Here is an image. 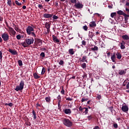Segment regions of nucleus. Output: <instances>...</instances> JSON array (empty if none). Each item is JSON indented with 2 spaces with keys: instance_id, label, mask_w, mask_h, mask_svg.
Segmentation results:
<instances>
[{
  "instance_id": "1",
  "label": "nucleus",
  "mask_w": 129,
  "mask_h": 129,
  "mask_svg": "<svg viewBox=\"0 0 129 129\" xmlns=\"http://www.w3.org/2000/svg\"><path fill=\"white\" fill-rule=\"evenodd\" d=\"M62 121L63 124L67 127H71L73 125V122L67 118H64Z\"/></svg>"
},
{
  "instance_id": "2",
  "label": "nucleus",
  "mask_w": 129,
  "mask_h": 129,
  "mask_svg": "<svg viewBox=\"0 0 129 129\" xmlns=\"http://www.w3.org/2000/svg\"><path fill=\"white\" fill-rule=\"evenodd\" d=\"M24 85H25V82H24V81H21L19 86H16L15 90L16 91H21V90L24 89Z\"/></svg>"
},
{
  "instance_id": "3",
  "label": "nucleus",
  "mask_w": 129,
  "mask_h": 129,
  "mask_svg": "<svg viewBox=\"0 0 129 129\" xmlns=\"http://www.w3.org/2000/svg\"><path fill=\"white\" fill-rule=\"evenodd\" d=\"M33 37H34L35 38L34 45L35 46H38V45H40V44H42V40H41L40 39L36 38V34H35L34 32H33Z\"/></svg>"
},
{
  "instance_id": "4",
  "label": "nucleus",
  "mask_w": 129,
  "mask_h": 129,
  "mask_svg": "<svg viewBox=\"0 0 129 129\" xmlns=\"http://www.w3.org/2000/svg\"><path fill=\"white\" fill-rule=\"evenodd\" d=\"M2 38L3 39L4 41L5 42L7 41H9V39H10V36H9V34L7 33H4L2 35Z\"/></svg>"
},
{
  "instance_id": "5",
  "label": "nucleus",
  "mask_w": 129,
  "mask_h": 129,
  "mask_svg": "<svg viewBox=\"0 0 129 129\" xmlns=\"http://www.w3.org/2000/svg\"><path fill=\"white\" fill-rule=\"evenodd\" d=\"M7 31H8V33H9V34H12L13 36H15V35H16V32L15 30H14L13 28L9 27L8 30H7Z\"/></svg>"
},
{
  "instance_id": "6",
  "label": "nucleus",
  "mask_w": 129,
  "mask_h": 129,
  "mask_svg": "<svg viewBox=\"0 0 129 129\" xmlns=\"http://www.w3.org/2000/svg\"><path fill=\"white\" fill-rule=\"evenodd\" d=\"M26 32L28 35H31L32 32H33V27L28 26L26 29Z\"/></svg>"
},
{
  "instance_id": "7",
  "label": "nucleus",
  "mask_w": 129,
  "mask_h": 129,
  "mask_svg": "<svg viewBox=\"0 0 129 129\" xmlns=\"http://www.w3.org/2000/svg\"><path fill=\"white\" fill-rule=\"evenodd\" d=\"M121 110L124 112H126L128 111V106L127 105H122L121 107Z\"/></svg>"
},
{
  "instance_id": "8",
  "label": "nucleus",
  "mask_w": 129,
  "mask_h": 129,
  "mask_svg": "<svg viewBox=\"0 0 129 129\" xmlns=\"http://www.w3.org/2000/svg\"><path fill=\"white\" fill-rule=\"evenodd\" d=\"M111 59L112 61V62H115V60L116 59V55L115 52H113V54H111Z\"/></svg>"
},
{
  "instance_id": "9",
  "label": "nucleus",
  "mask_w": 129,
  "mask_h": 129,
  "mask_svg": "<svg viewBox=\"0 0 129 129\" xmlns=\"http://www.w3.org/2000/svg\"><path fill=\"white\" fill-rule=\"evenodd\" d=\"M87 56H86V55H84L83 57H82V58H80L79 59L80 62H87Z\"/></svg>"
},
{
  "instance_id": "10",
  "label": "nucleus",
  "mask_w": 129,
  "mask_h": 129,
  "mask_svg": "<svg viewBox=\"0 0 129 129\" xmlns=\"http://www.w3.org/2000/svg\"><path fill=\"white\" fill-rule=\"evenodd\" d=\"M126 69H124L123 70H119L118 71L119 75H124L126 73Z\"/></svg>"
},
{
  "instance_id": "11",
  "label": "nucleus",
  "mask_w": 129,
  "mask_h": 129,
  "mask_svg": "<svg viewBox=\"0 0 129 129\" xmlns=\"http://www.w3.org/2000/svg\"><path fill=\"white\" fill-rule=\"evenodd\" d=\"M25 41L27 45H31V44H33V39L26 38L25 39Z\"/></svg>"
},
{
  "instance_id": "12",
  "label": "nucleus",
  "mask_w": 129,
  "mask_h": 129,
  "mask_svg": "<svg viewBox=\"0 0 129 129\" xmlns=\"http://www.w3.org/2000/svg\"><path fill=\"white\" fill-rule=\"evenodd\" d=\"M90 28H95L96 27V22L95 21H92L89 24Z\"/></svg>"
},
{
  "instance_id": "13",
  "label": "nucleus",
  "mask_w": 129,
  "mask_h": 129,
  "mask_svg": "<svg viewBox=\"0 0 129 129\" xmlns=\"http://www.w3.org/2000/svg\"><path fill=\"white\" fill-rule=\"evenodd\" d=\"M120 49L121 50L125 49V42L124 41H122L120 43Z\"/></svg>"
},
{
  "instance_id": "14",
  "label": "nucleus",
  "mask_w": 129,
  "mask_h": 129,
  "mask_svg": "<svg viewBox=\"0 0 129 129\" xmlns=\"http://www.w3.org/2000/svg\"><path fill=\"white\" fill-rule=\"evenodd\" d=\"M52 39H53V42H54V43H60V40L59 39H58V38H57L56 37V36L53 35Z\"/></svg>"
},
{
  "instance_id": "15",
  "label": "nucleus",
  "mask_w": 129,
  "mask_h": 129,
  "mask_svg": "<svg viewBox=\"0 0 129 129\" xmlns=\"http://www.w3.org/2000/svg\"><path fill=\"white\" fill-rule=\"evenodd\" d=\"M44 18H45L46 19H49V18H52L53 17V14H44L43 15Z\"/></svg>"
},
{
  "instance_id": "16",
  "label": "nucleus",
  "mask_w": 129,
  "mask_h": 129,
  "mask_svg": "<svg viewBox=\"0 0 129 129\" xmlns=\"http://www.w3.org/2000/svg\"><path fill=\"white\" fill-rule=\"evenodd\" d=\"M75 7H76L77 9H82L83 8V5L78 3L75 5Z\"/></svg>"
},
{
  "instance_id": "17",
  "label": "nucleus",
  "mask_w": 129,
  "mask_h": 129,
  "mask_svg": "<svg viewBox=\"0 0 129 129\" xmlns=\"http://www.w3.org/2000/svg\"><path fill=\"white\" fill-rule=\"evenodd\" d=\"M9 52H10V53L12 54V55H17V54H18V53L17 52V51L13 50L11 48L9 49Z\"/></svg>"
},
{
  "instance_id": "18",
  "label": "nucleus",
  "mask_w": 129,
  "mask_h": 129,
  "mask_svg": "<svg viewBox=\"0 0 129 129\" xmlns=\"http://www.w3.org/2000/svg\"><path fill=\"white\" fill-rule=\"evenodd\" d=\"M116 58L117 59H118V60H120L121 59V53L118 52H117L116 53Z\"/></svg>"
},
{
  "instance_id": "19",
  "label": "nucleus",
  "mask_w": 129,
  "mask_h": 129,
  "mask_svg": "<svg viewBox=\"0 0 129 129\" xmlns=\"http://www.w3.org/2000/svg\"><path fill=\"white\" fill-rule=\"evenodd\" d=\"M64 113H66V114H70V113H71V112H72L71 109H65L64 110Z\"/></svg>"
},
{
  "instance_id": "20",
  "label": "nucleus",
  "mask_w": 129,
  "mask_h": 129,
  "mask_svg": "<svg viewBox=\"0 0 129 129\" xmlns=\"http://www.w3.org/2000/svg\"><path fill=\"white\" fill-rule=\"evenodd\" d=\"M122 38L123 39V40H125L126 41H127V40H129V36L128 35L125 34L122 36Z\"/></svg>"
},
{
  "instance_id": "21",
  "label": "nucleus",
  "mask_w": 129,
  "mask_h": 129,
  "mask_svg": "<svg viewBox=\"0 0 129 129\" xmlns=\"http://www.w3.org/2000/svg\"><path fill=\"white\" fill-rule=\"evenodd\" d=\"M69 53L70 55H74L75 51H74V49L73 48H71L69 49Z\"/></svg>"
},
{
  "instance_id": "22",
  "label": "nucleus",
  "mask_w": 129,
  "mask_h": 129,
  "mask_svg": "<svg viewBox=\"0 0 129 129\" xmlns=\"http://www.w3.org/2000/svg\"><path fill=\"white\" fill-rule=\"evenodd\" d=\"M95 36V34H94V33L89 31V36L91 39H92V38H93V37H94Z\"/></svg>"
},
{
  "instance_id": "23",
  "label": "nucleus",
  "mask_w": 129,
  "mask_h": 129,
  "mask_svg": "<svg viewBox=\"0 0 129 129\" xmlns=\"http://www.w3.org/2000/svg\"><path fill=\"white\" fill-rule=\"evenodd\" d=\"M117 14L119 16H123V15L124 14V13L121 10H119L117 11Z\"/></svg>"
},
{
  "instance_id": "24",
  "label": "nucleus",
  "mask_w": 129,
  "mask_h": 129,
  "mask_svg": "<svg viewBox=\"0 0 129 129\" xmlns=\"http://www.w3.org/2000/svg\"><path fill=\"white\" fill-rule=\"evenodd\" d=\"M45 100L47 102L50 103V102H51V97L50 96L46 97L45 98Z\"/></svg>"
},
{
  "instance_id": "25",
  "label": "nucleus",
  "mask_w": 129,
  "mask_h": 129,
  "mask_svg": "<svg viewBox=\"0 0 129 129\" xmlns=\"http://www.w3.org/2000/svg\"><path fill=\"white\" fill-rule=\"evenodd\" d=\"M33 76L35 79H39L40 78V76L37 73H34Z\"/></svg>"
},
{
  "instance_id": "26",
  "label": "nucleus",
  "mask_w": 129,
  "mask_h": 129,
  "mask_svg": "<svg viewBox=\"0 0 129 129\" xmlns=\"http://www.w3.org/2000/svg\"><path fill=\"white\" fill-rule=\"evenodd\" d=\"M92 51H98V47L94 46V47L91 48Z\"/></svg>"
},
{
  "instance_id": "27",
  "label": "nucleus",
  "mask_w": 129,
  "mask_h": 129,
  "mask_svg": "<svg viewBox=\"0 0 129 129\" xmlns=\"http://www.w3.org/2000/svg\"><path fill=\"white\" fill-rule=\"evenodd\" d=\"M83 109H84L83 112H85V114H87V113H88V108L84 107Z\"/></svg>"
},
{
  "instance_id": "28",
  "label": "nucleus",
  "mask_w": 129,
  "mask_h": 129,
  "mask_svg": "<svg viewBox=\"0 0 129 129\" xmlns=\"http://www.w3.org/2000/svg\"><path fill=\"white\" fill-rule=\"evenodd\" d=\"M45 28H46V29H50V24H49V23H48V22H46V23H45Z\"/></svg>"
},
{
  "instance_id": "29",
  "label": "nucleus",
  "mask_w": 129,
  "mask_h": 129,
  "mask_svg": "<svg viewBox=\"0 0 129 129\" xmlns=\"http://www.w3.org/2000/svg\"><path fill=\"white\" fill-rule=\"evenodd\" d=\"M33 115L34 119H36L37 118V114L35 112L34 110H33Z\"/></svg>"
},
{
  "instance_id": "30",
  "label": "nucleus",
  "mask_w": 129,
  "mask_h": 129,
  "mask_svg": "<svg viewBox=\"0 0 129 129\" xmlns=\"http://www.w3.org/2000/svg\"><path fill=\"white\" fill-rule=\"evenodd\" d=\"M22 46H23L24 48H27L28 47V44L26 43V42H23L21 43Z\"/></svg>"
},
{
  "instance_id": "31",
  "label": "nucleus",
  "mask_w": 129,
  "mask_h": 129,
  "mask_svg": "<svg viewBox=\"0 0 129 129\" xmlns=\"http://www.w3.org/2000/svg\"><path fill=\"white\" fill-rule=\"evenodd\" d=\"M45 72H46V68H43L41 71V75L45 74Z\"/></svg>"
},
{
  "instance_id": "32",
  "label": "nucleus",
  "mask_w": 129,
  "mask_h": 129,
  "mask_svg": "<svg viewBox=\"0 0 129 129\" xmlns=\"http://www.w3.org/2000/svg\"><path fill=\"white\" fill-rule=\"evenodd\" d=\"M14 29H15V31H16L17 32H19V31H20L19 27L18 26H17V25H14Z\"/></svg>"
},
{
  "instance_id": "33",
  "label": "nucleus",
  "mask_w": 129,
  "mask_h": 129,
  "mask_svg": "<svg viewBox=\"0 0 129 129\" xmlns=\"http://www.w3.org/2000/svg\"><path fill=\"white\" fill-rule=\"evenodd\" d=\"M81 67L83 68V69H85V68H86V63H83L82 64Z\"/></svg>"
},
{
  "instance_id": "34",
  "label": "nucleus",
  "mask_w": 129,
  "mask_h": 129,
  "mask_svg": "<svg viewBox=\"0 0 129 129\" xmlns=\"http://www.w3.org/2000/svg\"><path fill=\"white\" fill-rule=\"evenodd\" d=\"M61 94H65V90H64V87H61V91H60Z\"/></svg>"
},
{
  "instance_id": "35",
  "label": "nucleus",
  "mask_w": 129,
  "mask_h": 129,
  "mask_svg": "<svg viewBox=\"0 0 129 129\" xmlns=\"http://www.w3.org/2000/svg\"><path fill=\"white\" fill-rule=\"evenodd\" d=\"M110 16L112 18H114V17L116 16V12L112 13H111Z\"/></svg>"
},
{
  "instance_id": "36",
  "label": "nucleus",
  "mask_w": 129,
  "mask_h": 129,
  "mask_svg": "<svg viewBox=\"0 0 129 129\" xmlns=\"http://www.w3.org/2000/svg\"><path fill=\"white\" fill-rule=\"evenodd\" d=\"M83 29L84 31H87L88 30V27H87V25H85L83 26Z\"/></svg>"
},
{
  "instance_id": "37",
  "label": "nucleus",
  "mask_w": 129,
  "mask_h": 129,
  "mask_svg": "<svg viewBox=\"0 0 129 129\" xmlns=\"http://www.w3.org/2000/svg\"><path fill=\"white\" fill-rule=\"evenodd\" d=\"M39 107H41V104H40L39 103H37L36 104V109H40V108H39Z\"/></svg>"
},
{
  "instance_id": "38",
  "label": "nucleus",
  "mask_w": 129,
  "mask_h": 129,
  "mask_svg": "<svg viewBox=\"0 0 129 129\" xmlns=\"http://www.w3.org/2000/svg\"><path fill=\"white\" fill-rule=\"evenodd\" d=\"M7 4L9 5V7H12V0H8Z\"/></svg>"
},
{
  "instance_id": "39",
  "label": "nucleus",
  "mask_w": 129,
  "mask_h": 129,
  "mask_svg": "<svg viewBox=\"0 0 129 129\" xmlns=\"http://www.w3.org/2000/svg\"><path fill=\"white\" fill-rule=\"evenodd\" d=\"M79 111H81V112H84V109H83V108H82V107H81V106L79 107Z\"/></svg>"
},
{
  "instance_id": "40",
  "label": "nucleus",
  "mask_w": 129,
  "mask_h": 129,
  "mask_svg": "<svg viewBox=\"0 0 129 129\" xmlns=\"http://www.w3.org/2000/svg\"><path fill=\"white\" fill-rule=\"evenodd\" d=\"M101 32V31L100 30H98L96 32V33H95V36H98L99 35H100V33Z\"/></svg>"
},
{
  "instance_id": "41",
  "label": "nucleus",
  "mask_w": 129,
  "mask_h": 129,
  "mask_svg": "<svg viewBox=\"0 0 129 129\" xmlns=\"http://www.w3.org/2000/svg\"><path fill=\"white\" fill-rule=\"evenodd\" d=\"M18 65H19V66H23V61H22V60H19L18 61Z\"/></svg>"
},
{
  "instance_id": "42",
  "label": "nucleus",
  "mask_w": 129,
  "mask_h": 129,
  "mask_svg": "<svg viewBox=\"0 0 129 129\" xmlns=\"http://www.w3.org/2000/svg\"><path fill=\"white\" fill-rule=\"evenodd\" d=\"M101 99V95L100 94H97V99H98V100H100Z\"/></svg>"
},
{
  "instance_id": "43",
  "label": "nucleus",
  "mask_w": 129,
  "mask_h": 129,
  "mask_svg": "<svg viewBox=\"0 0 129 129\" xmlns=\"http://www.w3.org/2000/svg\"><path fill=\"white\" fill-rule=\"evenodd\" d=\"M87 118L89 120H91V119L93 118V116H92V115H90L87 117Z\"/></svg>"
},
{
  "instance_id": "44",
  "label": "nucleus",
  "mask_w": 129,
  "mask_h": 129,
  "mask_svg": "<svg viewBox=\"0 0 129 129\" xmlns=\"http://www.w3.org/2000/svg\"><path fill=\"white\" fill-rule=\"evenodd\" d=\"M15 3L16 5H17V6H22V3H19L18 1H16Z\"/></svg>"
},
{
  "instance_id": "45",
  "label": "nucleus",
  "mask_w": 129,
  "mask_h": 129,
  "mask_svg": "<svg viewBox=\"0 0 129 129\" xmlns=\"http://www.w3.org/2000/svg\"><path fill=\"white\" fill-rule=\"evenodd\" d=\"M40 57H42V58H44L45 57V53L44 52H41L40 53Z\"/></svg>"
},
{
  "instance_id": "46",
  "label": "nucleus",
  "mask_w": 129,
  "mask_h": 129,
  "mask_svg": "<svg viewBox=\"0 0 129 129\" xmlns=\"http://www.w3.org/2000/svg\"><path fill=\"white\" fill-rule=\"evenodd\" d=\"M70 2L72 4H76V3H77V0H70Z\"/></svg>"
},
{
  "instance_id": "47",
  "label": "nucleus",
  "mask_w": 129,
  "mask_h": 129,
  "mask_svg": "<svg viewBox=\"0 0 129 129\" xmlns=\"http://www.w3.org/2000/svg\"><path fill=\"white\" fill-rule=\"evenodd\" d=\"M82 45L85 46L86 45V41H85V40H83L82 41Z\"/></svg>"
},
{
  "instance_id": "48",
  "label": "nucleus",
  "mask_w": 129,
  "mask_h": 129,
  "mask_svg": "<svg viewBox=\"0 0 129 129\" xmlns=\"http://www.w3.org/2000/svg\"><path fill=\"white\" fill-rule=\"evenodd\" d=\"M88 100V98H86V99H85V98H82V102H84V101H87Z\"/></svg>"
},
{
  "instance_id": "49",
  "label": "nucleus",
  "mask_w": 129,
  "mask_h": 129,
  "mask_svg": "<svg viewBox=\"0 0 129 129\" xmlns=\"http://www.w3.org/2000/svg\"><path fill=\"white\" fill-rule=\"evenodd\" d=\"M58 18V16H56V15H53L52 19H53L54 20H57Z\"/></svg>"
},
{
  "instance_id": "50",
  "label": "nucleus",
  "mask_w": 129,
  "mask_h": 129,
  "mask_svg": "<svg viewBox=\"0 0 129 129\" xmlns=\"http://www.w3.org/2000/svg\"><path fill=\"white\" fill-rule=\"evenodd\" d=\"M59 65H63L64 64V61L60 60L59 62Z\"/></svg>"
},
{
  "instance_id": "51",
  "label": "nucleus",
  "mask_w": 129,
  "mask_h": 129,
  "mask_svg": "<svg viewBox=\"0 0 129 129\" xmlns=\"http://www.w3.org/2000/svg\"><path fill=\"white\" fill-rule=\"evenodd\" d=\"M3 59V52L0 51V60H2Z\"/></svg>"
},
{
  "instance_id": "52",
  "label": "nucleus",
  "mask_w": 129,
  "mask_h": 129,
  "mask_svg": "<svg viewBox=\"0 0 129 129\" xmlns=\"http://www.w3.org/2000/svg\"><path fill=\"white\" fill-rule=\"evenodd\" d=\"M6 105H9V106H10L11 107H12V106H13V104L12 103H6Z\"/></svg>"
},
{
  "instance_id": "53",
  "label": "nucleus",
  "mask_w": 129,
  "mask_h": 129,
  "mask_svg": "<svg viewBox=\"0 0 129 129\" xmlns=\"http://www.w3.org/2000/svg\"><path fill=\"white\" fill-rule=\"evenodd\" d=\"M66 100H68L69 101H72L73 99L69 97L66 98Z\"/></svg>"
},
{
  "instance_id": "54",
  "label": "nucleus",
  "mask_w": 129,
  "mask_h": 129,
  "mask_svg": "<svg viewBox=\"0 0 129 129\" xmlns=\"http://www.w3.org/2000/svg\"><path fill=\"white\" fill-rule=\"evenodd\" d=\"M16 38L17 40H21V35H17Z\"/></svg>"
},
{
  "instance_id": "55",
  "label": "nucleus",
  "mask_w": 129,
  "mask_h": 129,
  "mask_svg": "<svg viewBox=\"0 0 129 129\" xmlns=\"http://www.w3.org/2000/svg\"><path fill=\"white\" fill-rule=\"evenodd\" d=\"M109 108H110V111L112 113V111H114V110H113V106L110 107Z\"/></svg>"
},
{
  "instance_id": "56",
  "label": "nucleus",
  "mask_w": 129,
  "mask_h": 129,
  "mask_svg": "<svg viewBox=\"0 0 129 129\" xmlns=\"http://www.w3.org/2000/svg\"><path fill=\"white\" fill-rule=\"evenodd\" d=\"M113 126H114V127L115 128H117V127H118V125H117V123H115V124H113Z\"/></svg>"
},
{
  "instance_id": "57",
  "label": "nucleus",
  "mask_w": 129,
  "mask_h": 129,
  "mask_svg": "<svg viewBox=\"0 0 129 129\" xmlns=\"http://www.w3.org/2000/svg\"><path fill=\"white\" fill-rule=\"evenodd\" d=\"M125 11L127 12V14H129V8L128 7H126Z\"/></svg>"
},
{
  "instance_id": "58",
  "label": "nucleus",
  "mask_w": 129,
  "mask_h": 129,
  "mask_svg": "<svg viewBox=\"0 0 129 129\" xmlns=\"http://www.w3.org/2000/svg\"><path fill=\"white\" fill-rule=\"evenodd\" d=\"M123 16L124 17V18H128L129 17L128 15H127L125 13H124Z\"/></svg>"
},
{
  "instance_id": "59",
  "label": "nucleus",
  "mask_w": 129,
  "mask_h": 129,
  "mask_svg": "<svg viewBox=\"0 0 129 129\" xmlns=\"http://www.w3.org/2000/svg\"><path fill=\"white\" fill-rule=\"evenodd\" d=\"M38 8L41 10V9H43V6L42 5H38Z\"/></svg>"
},
{
  "instance_id": "60",
  "label": "nucleus",
  "mask_w": 129,
  "mask_h": 129,
  "mask_svg": "<svg viewBox=\"0 0 129 129\" xmlns=\"http://www.w3.org/2000/svg\"><path fill=\"white\" fill-rule=\"evenodd\" d=\"M55 6L56 7V8H58V2H55Z\"/></svg>"
},
{
  "instance_id": "61",
  "label": "nucleus",
  "mask_w": 129,
  "mask_h": 129,
  "mask_svg": "<svg viewBox=\"0 0 129 129\" xmlns=\"http://www.w3.org/2000/svg\"><path fill=\"white\" fill-rule=\"evenodd\" d=\"M125 6H126V7H127V8H128L129 9V2H127L125 4Z\"/></svg>"
},
{
  "instance_id": "62",
  "label": "nucleus",
  "mask_w": 129,
  "mask_h": 129,
  "mask_svg": "<svg viewBox=\"0 0 129 129\" xmlns=\"http://www.w3.org/2000/svg\"><path fill=\"white\" fill-rule=\"evenodd\" d=\"M93 129H99V126H95V127L93 128Z\"/></svg>"
},
{
  "instance_id": "63",
  "label": "nucleus",
  "mask_w": 129,
  "mask_h": 129,
  "mask_svg": "<svg viewBox=\"0 0 129 129\" xmlns=\"http://www.w3.org/2000/svg\"><path fill=\"white\" fill-rule=\"evenodd\" d=\"M58 108H61V105L60 104L59 102H58Z\"/></svg>"
},
{
  "instance_id": "64",
  "label": "nucleus",
  "mask_w": 129,
  "mask_h": 129,
  "mask_svg": "<svg viewBox=\"0 0 129 129\" xmlns=\"http://www.w3.org/2000/svg\"><path fill=\"white\" fill-rule=\"evenodd\" d=\"M57 99H58V100L61 99V96L58 95V96L57 97Z\"/></svg>"
}]
</instances>
